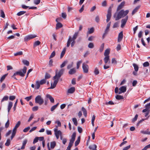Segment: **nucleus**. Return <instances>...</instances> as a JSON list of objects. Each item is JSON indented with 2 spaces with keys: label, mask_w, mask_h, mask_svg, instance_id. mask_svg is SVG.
Listing matches in <instances>:
<instances>
[{
  "label": "nucleus",
  "mask_w": 150,
  "mask_h": 150,
  "mask_svg": "<svg viewBox=\"0 0 150 150\" xmlns=\"http://www.w3.org/2000/svg\"><path fill=\"white\" fill-rule=\"evenodd\" d=\"M35 103H38L40 105H42L44 102L43 99L40 95H38L35 97Z\"/></svg>",
  "instance_id": "obj_4"
},
{
  "label": "nucleus",
  "mask_w": 150,
  "mask_h": 150,
  "mask_svg": "<svg viewBox=\"0 0 150 150\" xmlns=\"http://www.w3.org/2000/svg\"><path fill=\"white\" fill-rule=\"evenodd\" d=\"M88 47L89 48H92L94 47V45L93 43L92 42H90L89 44Z\"/></svg>",
  "instance_id": "obj_51"
},
{
  "label": "nucleus",
  "mask_w": 150,
  "mask_h": 150,
  "mask_svg": "<svg viewBox=\"0 0 150 150\" xmlns=\"http://www.w3.org/2000/svg\"><path fill=\"white\" fill-rule=\"evenodd\" d=\"M131 147L130 145H129L128 146H127L125 147H124L122 150H127L129 149Z\"/></svg>",
  "instance_id": "obj_64"
},
{
  "label": "nucleus",
  "mask_w": 150,
  "mask_h": 150,
  "mask_svg": "<svg viewBox=\"0 0 150 150\" xmlns=\"http://www.w3.org/2000/svg\"><path fill=\"white\" fill-rule=\"evenodd\" d=\"M138 117V115L137 114H136L135 115L134 117L132 119V122L134 123L137 120Z\"/></svg>",
  "instance_id": "obj_42"
},
{
  "label": "nucleus",
  "mask_w": 150,
  "mask_h": 150,
  "mask_svg": "<svg viewBox=\"0 0 150 150\" xmlns=\"http://www.w3.org/2000/svg\"><path fill=\"white\" fill-rule=\"evenodd\" d=\"M56 145L55 142L54 141L50 143V147L51 149H53L54 148Z\"/></svg>",
  "instance_id": "obj_24"
},
{
  "label": "nucleus",
  "mask_w": 150,
  "mask_h": 150,
  "mask_svg": "<svg viewBox=\"0 0 150 150\" xmlns=\"http://www.w3.org/2000/svg\"><path fill=\"white\" fill-rule=\"evenodd\" d=\"M46 97L50 99V102L51 103H54V99L51 95L49 94H47L46 95Z\"/></svg>",
  "instance_id": "obj_13"
},
{
  "label": "nucleus",
  "mask_w": 150,
  "mask_h": 150,
  "mask_svg": "<svg viewBox=\"0 0 150 150\" xmlns=\"http://www.w3.org/2000/svg\"><path fill=\"white\" fill-rule=\"evenodd\" d=\"M119 90L124 93L126 91V87L125 86H122L119 88Z\"/></svg>",
  "instance_id": "obj_20"
},
{
  "label": "nucleus",
  "mask_w": 150,
  "mask_h": 150,
  "mask_svg": "<svg viewBox=\"0 0 150 150\" xmlns=\"http://www.w3.org/2000/svg\"><path fill=\"white\" fill-rule=\"evenodd\" d=\"M27 69V67H24L22 70L23 72L21 71H17L14 73L12 77H13L16 75H18L22 77H23L26 72Z\"/></svg>",
  "instance_id": "obj_3"
},
{
  "label": "nucleus",
  "mask_w": 150,
  "mask_h": 150,
  "mask_svg": "<svg viewBox=\"0 0 150 150\" xmlns=\"http://www.w3.org/2000/svg\"><path fill=\"white\" fill-rule=\"evenodd\" d=\"M11 142V140L9 139H8L7 141L6 142L5 144V145L6 146H8L10 144Z\"/></svg>",
  "instance_id": "obj_41"
},
{
  "label": "nucleus",
  "mask_w": 150,
  "mask_h": 150,
  "mask_svg": "<svg viewBox=\"0 0 150 150\" xmlns=\"http://www.w3.org/2000/svg\"><path fill=\"white\" fill-rule=\"evenodd\" d=\"M72 120L74 125L75 126H77V122L76 119V118H73L72 119Z\"/></svg>",
  "instance_id": "obj_38"
},
{
  "label": "nucleus",
  "mask_w": 150,
  "mask_h": 150,
  "mask_svg": "<svg viewBox=\"0 0 150 150\" xmlns=\"http://www.w3.org/2000/svg\"><path fill=\"white\" fill-rule=\"evenodd\" d=\"M65 53V50L64 49L62 51V52L61 55H60V58H62L64 55V54Z\"/></svg>",
  "instance_id": "obj_48"
},
{
  "label": "nucleus",
  "mask_w": 150,
  "mask_h": 150,
  "mask_svg": "<svg viewBox=\"0 0 150 150\" xmlns=\"http://www.w3.org/2000/svg\"><path fill=\"white\" fill-rule=\"evenodd\" d=\"M75 90V88L74 87H72L68 90L67 93H72L74 92Z\"/></svg>",
  "instance_id": "obj_14"
},
{
  "label": "nucleus",
  "mask_w": 150,
  "mask_h": 150,
  "mask_svg": "<svg viewBox=\"0 0 150 150\" xmlns=\"http://www.w3.org/2000/svg\"><path fill=\"white\" fill-rule=\"evenodd\" d=\"M55 55V51H53L52 53L51 54L50 57V58H52L54 57Z\"/></svg>",
  "instance_id": "obj_57"
},
{
  "label": "nucleus",
  "mask_w": 150,
  "mask_h": 150,
  "mask_svg": "<svg viewBox=\"0 0 150 150\" xmlns=\"http://www.w3.org/2000/svg\"><path fill=\"white\" fill-rule=\"evenodd\" d=\"M139 8V6H137L132 11V15H134L137 12V10Z\"/></svg>",
  "instance_id": "obj_29"
},
{
  "label": "nucleus",
  "mask_w": 150,
  "mask_h": 150,
  "mask_svg": "<svg viewBox=\"0 0 150 150\" xmlns=\"http://www.w3.org/2000/svg\"><path fill=\"white\" fill-rule=\"evenodd\" d=\"M38 107L37 106H35L33 107L32 108V110L33 111H35L37 110L38 109Z\"/></svg>",
  "instance_id": "obj_61"
},
{
  "label": "nucleus",
  "mask_w": 150,
  "mask_h": 150,
  "mask_svg": "<svg viewBox=\"0 0 150 150\" xmlns=\"http://www.w3.org/2000/svg\"><path fill=\"white\" fill-rule=\"evenodd\" d=\"M64 71V69H63L60 70L59 72H57V70L56 71L55 75L53 77V79L54 80L53 83H51L50 87L48 89H53L55 87L59 81V79L63 74Z\"/></svg>",
  "instance_id": "obj_1"
},
{
  "label": "nucleus",
  "mask_w": 150,
  "mask_h": 150,
  "mask_svg": "<svg viewBox=\"0 0 150 150\" xmlns=\"http://www.w3.org/2000/svg\"><path fill=\"white\" fill-rule=\"evenodd\" d=\"M89 148L90 149L92 150H96L97 146L95 144H93L89 146Z\"/></svg>",
  "instance_id": "obj_19"
},
{
  "label": "nucleus",
  "mask_w": 150,
  "mask_h": 150,
  "mask_svg": "<svg viewBox=\"0 0 150 150\" xmlns=\"http://www.w3.org/2000/svg\"><path fill=\"white\" fill-rule=\"evenodd\" d=\"M133 65L134 67V69L135 71L136 72L139 69V67L138 65L135 63L133 64Z\"/></svg>",
  "instance_id": "obj_27"
},
{
  "label": "nucleus",
  "mask_w": 150,
  "mask_h": 150,
  "mask_svg": "<svg viewBox=\"0 0 150 150\" xmlns=\"http://www.w3.org/2000/svg\"><path fill=\"white\" fill-rule=\"evenodd\" d=\"M143 32L142 31H140L138 33V37L139 38H140L142 37V35Z\"/></svg>",
  "instance_id": "obj_56"
},
{
  "label": "nucleus",
  "mask_w": 150,
  "mask_h": 150,
  "mask_svg": "<svg viewBox=\"0 0 150 150\" xmlns=\"http://www.w3.org/2000/svg\"><path fill=\"white\" fill-rule=\"evenodd\" d=\"M1 16L3 18L5 17V14L4 11L2 10H1Z\"/></svg>",
  "instance_id": "obj_52"
},
{
  "label": "nucleus",
  "mask_w": 150,
  "mask_h": 150,
  "mask_svg": "<svg viewBox=\"0 0 150 150\" xmlns=\"http://www.w3.org/2000/svg\"><path fill=\"white\" fill-rule=\"evenodd\" d=\"M72 41V40H71V36H69V39L68 40L67 43V47H68L70 45V43Z\"/></svg>",
  "instance_id": "obj_18"
},
{
  "label": "nucleus",
  "mask_w": 150,
  "mask_h": 150,
  "mask_svg": "<svg viewBox=\"0 0 150 150\" xmlns=\"http://www.w3.org/2000/svg\"><path fill=\"white\" fill-rule=\"evenodd\" d=\"M40 42L39 41H35L34 43L33 46L35 47L37 46L40 45Z\"/></svg>",
  "instance_id": "obj_40"
},
{
  "label": "nucleus",
  "mask_w": 150,
  "mask_h": 150,
  "mask_svg": "<svg viewBox=\"0 0 150 150\" xmlns=\"http://www.w3.org/2000/svg\"><path fill=\"white\" fill-rule=\"evenodd\" d=\"M37 37V36L34 35H28L24 38L25 41H27L30 39L34 38Z\"/></svg>",
  "instance_id": "obj_6"
},
{
  "label": "nucleus",
  "mask_w": 150,
  "mask_h": 150,
  "mask_svg": "<svg viewBox=\"0 0 150 150\" xmlns=\"http://www.w3.org/2000/svg\"><path fill=\"white\" fill-rule=\"evenodd\" d=\"M23 52L22 51H21L18 52H17L16 53H14V55L15 56H17L18 55H22Z\"/></svg>",
  "instance_id": "obj_34"
},
{
  "label": "nucleus",
  "mask_w": 150,
  "mask_h": 150,
  "mask_svg": "<svg viewBox=\"0 0 150 150\" xmlns=\"http://www.w3.org/2000/svg\"><path fill=\"white\" fill-rule=\"evenodd\" d=\"M30 129V127H27L25 128L23 130V132H27Z\"/></svg>",
  "instance_id": "obj_62"
},
{
  "label": "nucleus",
  "mask_w": 150,
  "mask_h": 150,
  "mask_svg": "<svg viewBox=\"0 0 150 150\" xmlns=\"http://www.w3.org/2000/svg\"><path fill=\"white\" fill-rule=\"evenodd\" d=\"M88 31L87 33L88 34H90L93 33V32L94 29L93 28H91L90 29L88 28Z\"/></svg>",
  "instance_id": "obj_28"
},
{
  "label": "nucleus",
  "mask_w": 150,
  "mask_h": 150,
  "mask_svg": "<svg viewBox=\"0 0 150 150\" xmlns=\"http://www.w3.org/2000/svg\"><path fill=\"white\" fill-rule=\"evenodd\" d=\"M74 142L70 141V142L68 146V147L71 148Z\"/></svg>",
  "instance_id": "obj_63"
},
{
  "label": "nucleus",
  "mask_w": 150,
  "mask_h": 150,
  "mask_svg": "<svg viewBox=\"0 0 150 150\" xmlns=\"http://www.w3.org/2000/svg\"><path fill=\"white\" fill-rule=\"evenodd\" d=\"M8 99V96H4L2 99L1 100V102L2 103L4 101H7Z\"/></svg>",
  "instance_id": "obj_37"
},
{
  "label": "nucleus",
  "mask_w": 150,
  "mask_h": 150,
  "mask_svg": "<svg viewBox=\"0 0 150 150\" xmlns=\"http://www.w3.org/2000/svg\"><path fill=\"white\" fill-rule=\"evenodd\" d=\"M59 103H57L56 105L52 106L50 110L52 112L59 105Z\"/></svg>",
  "instance_id": "obj_25"
},
{
  "label": "nucleus",
  "mask_w": 150,
  "mask_h": 150,
  "mask_svg": "<svg viewBox=\"0 0 150 150\" xmlns=\"http://www.w3.org/2000/svg\"><path fill=\"white\" fill-rule=\"evenodd\" d=\"M80 141V136L78 137L77 140L76 141L75 143V146H76L79 143Z\"/></svg>",
  "instance_id": "obj_21"
},
{
  "label": "nucleus",
  "mask_w": 150,
  "mask_h": 150,
  "mask_svg": "<svg viewBox=\"0 0 150 150\" xmlns=\"http://www.w3.org/2000/svg\"><path fill=\"white\" fill-rule=\"evenodd\" d=\"M82 69L83 72L85 73H87L88 72L89 67L88 65L83 63L82 64Z\"/></svg>",
  "instance_id": "obj_5"
},
{
  "label": "nucleus",
  "mask_w": 150,
  "mask_h": 150,
  "mask_svg": "<svg viewBox=\"0 0 150 150\" xmlns=\"http://www.w3.org/2000/svg\"><path fill=\"white\" fill-rule=\"evenodd\" d=\"M76 70L75 68H73L70 69L69 72V74L72 75L74 74L76 72Z\"/></svg>",
  "instance_id": "obj_15"
},
{
  "label": "nucleus",
  "mask_w": 150,
  "mask_h": 150,
  "mask_svg": "<svg viewBox=\"0 0 150 150\" xmlns=\"http://www.w3.org/2000/svg\"><path fill=\"white\" fill-rule=\"evenodd\" d=\"M94 72L96 75H98L99 74V72L98 69L97 68H95Z\"/></svg>",
  "instance_id": "obj_46"
},
{
  "label": "nucleus",
  "mask_w": 150,
  "mask_h": 150,
  "mask_svg": "<svg viewBox=\"0 0 150 150\" xmlns=\"http://www.w3.org/2000/svg\"><path fill=\"white\" fill-rule=\"evenodd\" d=\"M104 61L105 63L106 64L108 63H110V57L109 56H106L105 57V58H104Z\"/></svg>",
  "instance_id": "obj_12"
},
{
  "label": "nucleus",
  "mask_w": 150,
  "mask_h": 150,
  "mask_svg": "<svg viewBox=\"0 0 150 150\" xmlns=\"http://www.w3.org/2000/svg\"><path fill=\"white\" fill-rule=\"evenodd\" d=\"M111 16V14L107 13V15L106 21L108 22L110 20Z\"/></svg>",
  "instance_id": "obj_30"
},
{
  "label": "nucleus",
  "mask_w": 150,
  "mask_h": 150,
  "mask_svg": "<svg viewBox=\"0 0 150 150\" xmlns=\"http://www.w3.org/2000/svg\"><path fill=\"white\" fill-rule=\"evenodd\" d=\"M123 37V34L122 31L118 35V36L117 39V41L118 42H120L122 40Z\"/></svg>",
  "instance_id": "obj_9"
},
{
  "label": "nucleus",
  "mask_w": 150,
  "mask_h": 150,
  "mask_svg": "<svg viewBox=\"0 0 150 150\" xmlns=\"http://www.w3.org/2000/svg\"><path fill=\"white\" fill-rule=\"evenodd\" d=\"M82 61L81 60L77 62L76 64V68L77 69H79L80 67V65L81 63H82Z\"/></svg>",
  "instance_id": "obj_45"
},
{
  "label": "nucleus",
  "mask_w": 150,
  "mask_h": 150,
  "mask_svg": "<svg viewBox=\"0 0 150 150\" xmlns=\"http://www.w3.org/2000/svg\"><path fill=\"white\" fill-rule=\"evenodd\" d=\"M149 63L148 62H146L144 63L143 64V66L144 67H147L149 66Z\"/></svg>",
  "instance_id": "obj_53"
},
{
  "label": "nucleus",
  "mask_w": 150,
  "mask_h": 150,
  "mask_svg": "<svg viewBox=\"0 0 150 150\" xmlns=\"http://www.w3.org/2000/svg\"><path fill=\"white\" fill-rule=\"evenodd\" d=\"M22 62L24 65H25L27 66H28L29 65V62L27 60H22Z\"/></svg>",
  "instance_id": "obj_32"
},
{
  "label": "nucleus",
  "mask_w": 150,
  "mask_h": 150,
  "mask_svg": "<svg viewBox=\"0 0 150 150\" xmlns=\"http://www.w3.org/2000/svg\"><path fill=\"white\" fill-rule=\"evenodd\" d=\"M40 84L39 83V81H37L36 82V86L35 88L37 89H38L40 87Z\"/></svg>",
  "instance_id": "obj_36"
},
{
  "label": "nucleus",
  "mask_w": 150,
  "mask_h": 150,
  "mask_svg": "<svg viewBox=\"0 0 150 150\" xmlns=\"http://www.w3.org/2000/svg\"><path fill=\"white\" fill-rule=\"evenodd\" d=\"M116 98L117 100H122L123 99V97L122 96L117 95L116 96Z\"/></svg>",
  "instance_id": "obj_39"
},
{
  "label": "nucleus",
  "mask_w": 150,
  "mask_h": 150,
  "mask_svg": "<svg viewBox=\"0 0 150 150\" xmlns=\"http://www.w3.org/2000/svg\"><path fill=\"white\" fill-rule=\"evenodd\" d=\"M82 110L83 112V115L85 117H86L87 116V111L86 109L83 107H82Z\"/></svg>",
  "instance_id": "obj_26"
},
{
  "label": "nucleus",
  "mask_w": 150,
  "mask_h": 150,
  "mask_svg": "<svg viewBox=\"0 0 150 150\" xmlns=\"http://www.w3.org/2000/svg\"><path fill=\"white\" fill-rule=\"evenodd\" d=\"M104 43H103L101 45L100 48L99 49V50L100 52H102L104 48Z\"/></svg>",
  "instance_id": "obj_43"
},
{
  "label": "nucleus",
  "mask_w": 150,
  "mask_h": 150,
  "mask_svg": "<svg viewBox=\"0 0 150 150\" xmlns=\"http://www.w3.org/2000/svg\"><path fill=\"white\" fill-rule=\"evenodd\" d=\"M54 134L57 139L59 138V136L62 135L61 132L60 130H58L57 129H55L54 130Z\"/></svg>",
  "instance_id": "obj_7"
},
{
  "label": "nucleus",
  "mask_w": 150,
  "mask_h": 150,
  "mask_svg": "<svg viewBox=\"0 0 150 150\" xmlns=\"http://www.w3.org/2000/svg\"><path fill=\"white\" fill-rule=\"evenodd\" d=\"M46 80L45 79H43L41 80L40 81H39V83L40 85H43L46 82Z\"/></svg>",
  "instance_id": "obj_47"
},
{
  "label": "nucleus",
  "mask_w": 150,
  "mask_h": 150,
  "mask_svg": "<svg viewBox=\"0 0 150 150\" xmlns=\"http://www.w3.org/2000/svg\"><path fill=\"white\" fill-rule=\"evenodd\" d=\"M62 25L60 23H57L56 25V29H57L59 28H60L62 27Z\"/></svg>",
  "instance_id": "obj_33"
},
{
  "label": "nucleus",
  "mask_w": 150,
  "mask_h": 150,
  "mask_svg": "<svg viewBox=\"0 0 150 150\" xmlns=\"http://www.w3.org/2000/svg\"><path fill=\"white\" fill-rule=\"evenodd\" d=\"M110 53V50L108 49H106L104 52V55L105 57L109 56V54Z\"/></svg>",
  "instance_id": "obj_23"
},
{
  "label": "nucleus",
  "mask_w": 150,
  "mask_h": 150,
  "mask_svg": "<svg viewBox=\"0 0 150 150\" xmlns=\"http://www.w3.org/2000/svg\"><path fill=\"white\" fill-rule=\"evenodd\" d=\"M9 120H8L5 124V127L6 128H8L9 127Z\"/></svg>",
  "instance_id": "obj_54"
},
{
  "label": "nucleus",
  "mask_w": 150,
  "mask_h": 150,
  "mask_svg": "<svg viewBox=\"0 0 150 150\" xmlns=\"http://www.w3.org/2000/svg\"><path fill=\"white\" fill-rule=\"evenodd\" d=\"M125 4V2L123 1L122 2L121 4L118 6L117 9V11H118L122 8L124 6Z\"/></svg>",
  "instance_id": "obj_10"
},
{
  "label": "nucleus",
  "mask_w": 150,
  "mask_h": 150,
  "mask_svg": "<svg viewBox=\"0 0 150 150\" xmlns=\"http://www.w3.org/2000/svg\"><path fill=\"white\" fill-rule=\"evenodd\" d=\"M26 12L25 11H20L17 13V15L18 16H21L24 14Z\"/></svg>",
  "instance_id": "obj_35"
},
{
  "label": "nucleus",
  "mask_w": 150,
  "mask_h": 150,
  "mask_svg": "<svg viewBox=\"0 0 150 150\" xmlns=\"http://www.w3.org/2000/svg\"><path fill=\"white\" fill-rule=\"evenodd\" d=\"M129 11L128 10L124 11L121 10L118 13L116 12L114 15V17L115 18L116 21H117L126 16L128 13Z\"/></svg>",
  "instance_id": "obj_2"
},
{
  "label": "nucleus",
  "mask_w": 150,
  "mask_h": 150,
  "mask_svg": "<svg viewBox=\"0 0 150 150\" xmlns=\"http://www.w3.org/2000/svg\"><path fill=\"white\" fill-rule=\"evenodd\" d=\"M76 133L75 132H74L71 136V139L70 141L74 142L76 137Z\"/></svg>",
  "instance_id": "obj_17"
},
{
  "label": "nucleus",
  "mask_w": 150,
  "mask_h": 150,
  "mask_svg": "<svg viewBox=\"0 0 150 150\" xmlns=\"http://www.w3.org/2000/svg\"><path fill=\"white\" fill-rule=\"evenodd\" d=\"M109 31V28H106L103 35L102 38L103 39L105 38V36L108 34Z\"/></svg>",
  "instance_id": "obj_11"
},
{
  "label": "nucleus",
  "mask_w": 150,
  "mask_h": 150,
  "mask_svg": "<svg viewBox=\"0 0 150 150\" xmlns=\"http://www.w3.org/2000/svg\"><path fill=\"white\" fill-rule=\"evenodd\" d=\"M128 16H126L125 18L122 19L121 20V27L122 28L124 27L125 25L128 18Z\"/></svg>",
  "instance_id": "obj_8"
},
{
  "label": "nucleus",
  "mask_w": 150,
  "mask_h": 150,
  "mask_svg": "<svg viewBox=\"0 0 150 150\" xmlns=\"http://www.w3.org/2000/svg\"><path fill=\"white\" fill-rule=\"evenodd\" d=\"M40 2V0H34V3L36 5L38 4Z\"/></svg>",
  "instance_id": "obj_55"
},
{
  "label": "nucleus",
  "mask_w": 150,
  "mask_h": 150,
  "mask_svg": "<svg viewBox=\"0 0 150 150\" xmlns=\"http://www.w3.org/2000/svg\"><path fill=\"white\" fill-rule=\"evenodd\" d=\"M150 148V144L146 146L143 149H142V150H146Z\"/></svg>",
  "instance_id": "obj_58"
},
{
  "label": "nucleus",
  "mask_w": 150,
  "mask_h": 150,
  "mask_svg": "<svg viewBox=\"0 0 150 150\" xmlns=\"http://www.w3.org/2000/svg\"><path fill=\"white\" fill-rule=\"evenodd\" d=\"M113 7V4H112L111 6L109 7L108 10V13L109 14H111L112 8Z\"/></svg>",
  "instance_id": "obj_31"
},
{
  "label": "nucleus",
  "mask_w": 150,
  "mask_h": 150,
  "mask_svg": "<svg viewBox=\"0 0 150 150\" xmlns=\"http://www.w3.org/2000/svg\"><path fill=\"white\" fill-rule=\"evenodd\" d=\"M79 34V32H77L75 33L74 35L71 40H75L77 38Z\"/></svg>",
  "instance_id": "obj_22"
},
{
  "label": "nucleus",
  "mask_w": 150,
  "mask_h": 150,
  "mask_svg": "<svg viewBox=\"0 0 150 150\" xmlns=\"http://www.w3.org/2000/svg\"><path fill=\"white\" fill-rule=\"evenodd\" d=\"M38 140V137H36L34 139L33 143L35 144L37 143Z\"/></svg>",
  "instance_id": "obj_60"
},
{
  "label": "nucleus",
  "mask_w": 150,
  "mask_h": 150,
  "mask_svg": "<svg viewBox=\"0 0 150 150\" xmlns=\"http://www.w3.org/2000/svg\"><path fill=\"white\" fill-rule=\"evenodd\" d=\"M50 77V74L48 73H46L45 75V78L46 80L47 79H49Z\"/></svg>",
  "instance_id": "obj_44"
},
{
  "label": "nucleus",
  "mask_w": 150,
  "mask_h": 150,
  "mask_svg": "<svg viewBox=\"0 0 150 150\" xmlns=\"http://www.w3.org/2000/svg\"><path fill=\"white\" fill-rule=\"evenodd\" d=\"M145 108H147L148 110H150V102L148 104H147L145 105Z\"/></svg>",
  "instance_id": "obj_59"
},
{
  "label": "nucleus",
  "mask_w": 150,
  "mask_h": 150,
  "mask_svg": "<svg viewBox=\"0 0 150 150\" xmlns=\"http://www.w3.org/2000/svg\"><path fill=\"white\" fill-rule=\"evenodd\" d=\"M149 129H147L146 131H143L142 130L141 131V132L143 134H148Z\"/></svg>",
  "instance_id": "obj_49"
},
{
  "label": "nucleus",
  "mask_w": 150,
  "mask_h": 150,
  "mask_svg": "<svg viewBox=\"0 0 150 150\" xmlns=\"http://www.w3.org/2000/svg\"><path fill=\"white\" fill-rule=\"evenodd\" d=\"M13 106V103L11 102H9L8 107V113H9L10 110L11 108H12Z\"/></svg>",
  "instance_id": "obj_16"
},
{
  "label": "nucleus",
  "mask_w": 150,
  "mask_h": 150,
  "mask_svg": "<svg viewBox=\"0 0 150 150\" xmlns=\"http://www.w3.org/2000/svg\"><path fill=\"white\" fill-rule=\"evenodd\" d=\"M67 61H64L62 64L60 65V67L61 68H62L63 67H64L66 64H67Z\"/></svg>",
  "instance_id": "obj_50"
}]
</instances>
